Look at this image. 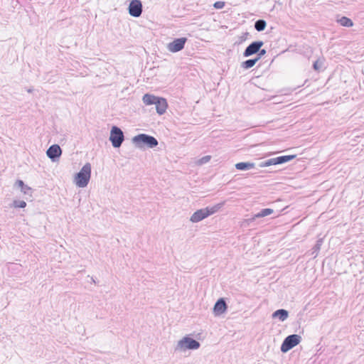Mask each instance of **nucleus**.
<instances>
[{
  "label": "nucleus",
  "mask_w": 364,
  "mask_h": 364,
  "mask_svg": "<svg viewBox=\"0 0 364 364\" xmlns=\"http://www.w3.org/2000/svg\"><path fill=\"white\" fill-rule=\"evenodd\" d=\"M132 142L139 149H144L145 147L154 148L159 144L155 137L146 134H140L135 136L132 139Z\"/></svg>",
  "instance_id": "1"
},
{
  "label": "nucleus",
  "mask_w": 364,
  "mask_h": 364,
  "mask_svg": "<svg viewBox=\"0 0 364 364\" xmlns=\"http://www.w3.org/2000/svg\"><path fill=\"white\" fill-rule=\"evenodd\" d=\"M91 176V165L86 163L80 171L75 175V184L80 188H85L87 186Z\"/></svg>",
  "instance_id": "2"
},
{
  "label": "nucleus",
  "mask_w": 364,
  "mask_h": 364,
  "mask_svg": "<svg viewBox=\"0 0 364 364\" xmlns=\"http://www.w3.org/2000/svg\"><path fill=\"white\" fill-rule=\"evenodd\" d=\"M200 346V343L190 337L186 336L180 340L175 348L176 351L183 352L186 350H196Z\"/></svg>",
  "instance_id": "3"
},
{
  "label": "nucleus",
  "mask_w": 364,
  "mask_h": 364,
  "mask_svg": "<svg viewBox=\"0 0 364 364\" xmlns=\"http://www.w3.org/2000/svg\"><path fill=\"white\" fill-rule=\"evenodd\" d=\"M301 341V337L297 334H291L286 337L282 343L281 351L287 353L296 346H297Z\"/></svg>",
  "instance_id": "4"
},
{
  "label": "nucleus",
  "mask_w": 364,
  "mask_h": 364,
  "mask_svg": "<svg viewBox=\"0 0 364 364\" xmlns=\"http://www.w3.org/2000/svg\"><path fill=\"white\" fill-rule=\"evenodd\" d=\"M109 140L114 148L120 147L124 140L123 132L119 127L113 126L110 132Z\"/></svg>",
  "instance_id": "5"
},
{
  "label": "nucleus",
  "mask_w": 364,
  "mask_h": 364,
  "mask_svg": "<svg viewBox=\"0 0 364 364\" xmlns=\"http://www.w3.org/2000/svg\"><path fill=\"white\" fill-rule=\"evenodd\" d=\"M296 157L295 155H287V156H281L276 158H272L267 159L264 161H262L259 164V167H267L272 165H277L287 163Z\"/></svg>",
  "instance_id": "6"
},
{
  "label": "nucleus",
  "mask_w": 364,
  "mask_h": 364,
  "mask_svg": "<svg viewBox=\"0 0 364 364\" xmlns=\"http://www.w3.org/2000/svg\"><path fill=\"white\" fill-rule=\"evenodd\" d=\"M186 41V38H176L168 44L167 48L169 51L172 53L178 52L184 48Z\"/></svg>",
  "instance_id": "7"
},
{
  "label": "nucleus",
  "mask_w": 364,
  "mask_h": 364,
  "mask_svg": "<svg viewBox=\"0 0 364 364\" xmlns=\"http://www.w3.org/2000/svg\"><path fill=\"white\" fill-rule=\"evenodd\" d=\"M129 14L133 17H139L142 13V4L139 0H132L129 5Z\"/></svg>",
  "instance_id": "8"
},
{
  "label": "nucleus",
  "mask_w": 364,
  "mask_h": 364,
  "mask_svg": "<svg viewBox=\"0 0 364 364\" xmlns=\"http://www.w3.org/2000/svg\"><path fill=\"white\" fill-rule=\"evenodd\" d=\"M264 45L263 41H254L251 43L245 50L243 55L245 57H249L254 54L257 53L261 47Z\"/></svg>",
  "instance_id": "9"
},
{
  "label": "nucleus",
  "mask_w": 364,
  "mask_h": 364,
  "mask_svg": "<svg viewBox=\"0 0 364 364\" xmlns=\"http://www.w3.org/2000/svg\"><path fill=\"white\" fill-rule=\"evenodd\" d=\"M62 150L60 146L58 144H53L50 146L46 151L48 157L53 162L56 161L60 158Z\"/></svg>",
  "instance_id": "10"
},
{
  "label": "nucleus",
  "mask_w": 364,
  "mask_h": 364,
  "mask_svg": "<svg viewBox=\"0 0 364 364\" xmlns=\"http://www.w3.org/2000/svg\"><path fill=\"white\" fill-rule=\"evenodd\" d=\"M228 306L224 299H219L214 305L213 313L215 316H220L225 313Z\"/></svg>",
  "instance_id": "11"
},
{
  "label": "nucleus",
  "mask_w": 364,
  "mask_h": 364,
  "mask_svg": "<svg viewBox=\"0 0 364 364\" xmlns=\"http://www.w3.org/2000/svg\"><path fill=\"white\" fill-rule=\"evenodd\" d=\"M208 217V211H206V209L205 208L199 209V210H196V212H194L190 218V221L196 223H198V222L203 220V219H205Z\"/></svg>",
  "instance_id": "12"
},
{
  "label": "nucleus",
  "mask_w": 364,
  "mask_h": 364,
  "mask_svg": "<svg viewBox=\"0 0 364 364\" xmlns=\"http://www.w3.org/2000/svg\"><path fill=\"white\" fill-rule=\"evenodd\" d=\"M155 105H156V112L160 115L165 113V112L167 109V107H168V104H167L166 99H164L163 97H159Z\"/></svg>",
  "instance_id": "13"
},
{
  "label": "nucleus",
  "mask_w": 364,
  "mask_h": 364,
  "mask_svg": "<svg viewBox=\"0 0 364 364\" xmlns=\"http://www.w3.org/2000/svg\"><path fill=\"white\" fill-rule=\"evenodd\" d=\"M288 316V311L283 309L275 311L272 315V318H278L280 321H284Z\"/></svg>",
  "instance_id": "14"
},
{
  "label": "nucleus",
  "mask_w": 364,
  "mask_h": 364,
  "mask_svg": "<svg viewBox=\"0 0 364 364\" xmlns=\"http://www.w3.org/2000/svg\"><path fill=\"white\" fill-rule=\"evenodd\" d=\"M225 205V202L219 203L213 206H208L205 208L208 211V215L210 216L219 211Z\"/></svg>",
  "instance_id": "15"
},
{
  "label": "nucleus",
  "mask_w": 364,
  "mask_h": 364,
  "mask_svg": "<svg viewBox=\"0 0 364 364\" xmlns=\"http://www.w3.org/2000/svg\"><path fill=\"white\" fill-rule=\"evenodd\" d=\"M159 99L158 97H156L153 95L150 94H145L143 96V102L146 105H155L157 100Z\"/></svg>",
  "instance_id": "16"
},
{
  "label": "nucleus",
  "mask_w": 364,
  "mask_h": 364,
  "mask_svg": "<svg viewBox=\"0 0 364 364\" xmlns=\"http://www.w3.org/2000/svg\"><path fill=\"white\" fill-rule=\"evenodd\" d=\"M255 164L252 162H240L235 164L237 170L245 171L255 168Z\"/></svg>",
  "instance_id": "17"
},
{
  "label": "nucleus",
  "mask_w": 364,
  "mask_h": 364,
  "mask_svg": "<svg viewBox=\"0 0 364 364\" xmlns=\"http://www.w3.org/2000/svg\"><path fill=\"white\" fill-rule=\"evenodd\" d=\"M273 212H274V210L271 209V208L262 209L259 213L255 214L254 215V217L251 219V220H254L255 218H263V217L269 215L272 213H273Z\"/></svg>",
  "instance_id": "18"
},
{
  "label": "nucleus",
  "mask_w": 364,
  "mask_h": 364,
  "mask_svg": "<svg viewBox=\"0 0 364 364\" xmlns=\"http://www.w3.org/2000/svg\"><path fill=\"white\" fill-rule=\"evenodd\" d=\"M259 60V58H255L254 59H249L242 63L241 67L244 69H249L252 68L256 63Z\"/></svg>",
  "instance_id": "19"
},
{
  "label": "nucleus",
  "mask_w": 364,
  "mask_h": 364,
  "mask_svg": "<svg viewBox=\"0 0 364 364\" xmlns=\"http://www.w3.org/2000/svg\"><path fill=\"white\" fill-rule=\"evenodd\" d=\"M323 239L320 238L316 241V245L313 247L311 250V255H314V257H316L318 255V253L321 250V247L323 244Z\"/></svg>",
  "instance_id": "20"
},
{
  "label": "nucleus",
  "mask_w": 364,
  "mask_h": 364,
  "mask_svg": "<svg viewBox=\"0 0 364 364\" xmlns=\"http://www.w3.org/2000/svg\"><path fill=\"white\" fill-rule=\"evenodd\" d=\"M341 26L346 27H351L353 23L351 19L348 17L343 16L337 21Z\"/></svg>",
  "instance_id": "21"
},
{
  "label": "nucleus",
  "mask_w": 364,
  "mask_h": 364,
  "mask_svg": "<svg viewBox=\"0 0 364 364\" xmlns=\"http://www.w3.org/2000/svg\"><path fill=\"white\" fill-rule=\"evenodd\" d=\"M267 23L263 19H259L255 23V28L257 31H262L265 29Z\"/></svg>",
  "instance_id": "22"
},
{
  "label": "nucleus",
  "mask_w": 364,
  "mask_h": 364,
  "mask_svg": "<svg viewBox=\"0 0 364 364\" xmlns=\"http://www.w3.org/2000/svg\"><path fill=\"white\" fill-rule=\"evenodd\" d=\"M12 205L14 208H23L26 206V203L24 200H14Z\"/></svg>",
  "instance_id": "23"
},
{
  "label": "nucleus",
  "mask_w": 364,
  "mask_h": 364,
  "mask_svg": "<svg viewBox=\"0 0 364 364\" xmlns=\"http://www.w3.org/2000/svg\"><path fill=\"white\" fill-rule=\"evenodd\" d=\"M323 65V62L319 60H316L313 64V68L316 71L320 70L321 66Z\"/></svg>",
  "instance_id": "24"
},
{
  "label": "nucleus",
  "mask_w": 364,
  "mask_h": 364,
  "mask_svg": "<svg viewBox=\"0 0 364 364\" xmlns=\"http://www.w3.org/2000/svg\"><path fill=\"white\" fill-rule=\"evenodd\" d=\"M225 5V1H218L214 3L213 6H214V8H215L217 9H221L224 8Z\"/></svg>",
  "instance_id": "25"
},
{
  "label": "nucleus",
  "mask_w": 364,
  "mask_h": 364,
  "mask_svg": "<svg viewBox=\"0 0 364 364\" xmlns=\"http://www.w3.org/2000/svg\"><path fill=\"white\" fill-rule=\"evenodd\" d=\"M21 191L24 193V194H30L31 193V188L28 186L27 185L25 184V186H23V188H21Z\"/></svg>",
  "instance_id": "26"
},
{
  "label": "nucleus",
  "mask_w": 364,
  "mask_h": 364,
  "mask_svg": "<svg viewBox=\"0 0 364 364\" xmlns=\"http://www.w3.org/2000/svg\"><path fill=\"white\" fill-rule=\"evenodd\" d=\"M210 159V156H203L202 157L199 161H198V163L199 164H205L207 162H208Z\"/></svg>",
  "instance_id": "27"
},
{
  "label": "nucleus",
  "mask_w": 364,
  "mask_h": 364,
  "mask_svg": "<svg viewBox=\"0 0 364 364\" xmlns=\"http://www.w3.org/2000/svg\"><path fill=\"white\" fill-rule=\"evenodd\" d=\"M266 50L264 49H259V50L257 52L258 55L257 58H259V60L261 58L262 56L266 54Z\"/></svg>",
  "instance_id": "28"
},
{
  "label": "nucleus",
  "mask_w": 364,
  "mask_h": 364,
  "mask_svg": "<svg viewBox=\"0 0 364 364\" xmlns=\"http://www.w3.org/2000/svg\"><path fill=\"white\" fill-rule=\"evenodd\" d=\"M16 184L19 187V188H23V186H25V184L23 183V181L21 180H17L16 182Z\"/></svg>",
  "instance_id": "29"
},
{
  "label": "nucleus",
  "mask_w": 364,
  "mask_h": 364,
  "mask_svg": "<svg viewBox=\"0 0 364 364\" xmlns=\"http://www.w3.org/2000/svg\"><path fill=\"white\" fill-rule=\"evenodd\" d=\"M249 33L247 32L244 33L242 36H241V42L243 41H245Z\"/></svg>",
  "instance_id": "30"
},
{
  "label": "nucleus",
  "mask_w": 364,
  "mask_h": 364,
  "mask_svg": "<svg viewBox=\"0 0 364 364\" xmlns=\"http://www.w3.org/2000/svg\"><path fill=\"white\" fill-rule=\"evenodd\" d=\"M28 92H31L32 91H31V90H30V89H29V90H28Z\"/></svg>",
  "instance_id": "31"
}]
</instances>
